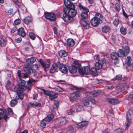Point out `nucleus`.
<instances>
[{
	"mask_svg": "<svg viewBox=\"0 0 133 133\" xmlns=\"http://www.w3.org/2000/svg\"><path fill=\"white\" fill-rule=\"evenodd\" d=\"M88 122L86 121H82L81 122L76 124L77 127L78 128H81L87 126L88 124Z\"/></svg>",
	"mask_w": 133,
	"mask_h": 133,
	"instance_id": "4468645a",
	"label": "nucleus"
},
{
	"mask_svg": "<svg viewBox=\"0 0 133 133\" xmlns=\"http://www.w3.org/2000/svg\"><path fill=\"white\" fill-rule=\"evenodd\" d=\"M77 68L75 65H72L69 67V70L71 74H73L76 72L77 71Z\"/></svg>",
	"mask_w": 133,
	"mask_h": 133,
	"instance_id": "a211bd4d",
	"label": "nucleus"
},
{
	"mask_svg": "<svg viewBox=\"0 0 133 133\" xmlns=\"http://www.w3.org/2000/svg\"><path fill=\"white\" fill-rule=\"evenodd\" d=\"M54 117L53 115H48L46 119V121L48 122H50L51 121Z\"/></svg>",
	"mask_w": 133,
	"mask_h": 133,
	"instance_id": "ea45409f",
	"label": "nucleus"
},
{
	"mask_svg": "<svg viewBox=\"0 0 133 133\" xmlns=\"http://www.w3.org/2000/svg\"><path fill=\"white\" fill-rule=\"evenodd\" d=\"M119 23V20L118 18H115L113 22V24L116 26H117Z\"/></svg>",
	"mask_w": 133,
	"mask_h": 133,
	"instance_id": "79ce46f5",
	"label": "nucleus"
},
{
	"mask_svg": "<svg viewBox=\"0 0 133 133\" xmlns=\"http://www.w3.org/2000/svg\"><path fill=\"white\" fill-rule=\"evenodd\" d=\"M24 21L25 24L28 25L29 23L31 22V19L30 17L28 16L24 19Z\"/></svg>",
	"mask_w": 133,
	"mask_h": 133,
	"instance_id": "2f4dec72",
	"label": "nucleus"
},
{
	"mask_svg": "<svg viewBox=\"0 0 133 133\" xmlns=\"http://www.w3.org/2000/svg\"><path fill=\"white\" fill-rule=\"evenodd\" d=\"M87 96L88 100L92 103L94 104H95L96 103V102L94 99L92 98H90L91 97H89L88 96Z\"/></svg>",
	"mask_w": 133,
	"mask_h": 133,
	"instance_id": "a18cd8bd",
	"label": "nucleus"
},
{
	"mask_svg": "<svg viewBox=\"0 0 133 133\" xmlns=\"http://www.w3.org/2000/svg\"><path fill=\"white\" fill-rule=\"evenodd\" d=\"M6 114L8 115H12L13 114V112L12 109L10 108H7L6 110Z\"/></svg>",
	"mask_w": 133,
	"mask_h": 133,
	"instance_id": "4c0bfd02",
	"label": "nucleus"
},
{
	"mask_svg": "<svg viewBox=\"0 0 133 133\" xmlns=\"http://www.w3.org/2000/svg\"><path fill=\"white\" fill-rule=\"evenodd\" d=\"M39 61L42 66L44 68V71L46 72V69L49 68L50 66V60L47 59L46 61H44L42 59H39Z\"/></svg>",
	"mask_w": 133,
	"mask_h": 133,
	"instance_id": "0eeeda50",
	"label": "nucleus"
},
{
	"mask_svg": "<svg viewBox=\"0 0 133 133\" xmlns=\"http://www.w3.org/2000/svg\"><path fill=\"white\" fill-rule=\"evenodd\" d=\"M78 6L80 10H82L83 11H86L88 12H89V10L88 8L84 6L81 3H79L78 4Z\"/></svg>",
	"mask_w": 133,
	"mask_h": 133,
	"instance_id": "393cba45",
	"label": "nucleus"
},
{
	"mask_svg": "<svg viewBox=\"0 0 133 133\" xmlns=\"http://www.w3.org/2000/svg\"><path fill=\"white\" fill-rule=\"evenodd\" d=\"M58 55L62 57H65L67 55L66 52L64 50H61L58 52Z\"/></svg>",
	"mask_w": 133,
	"mask_h": 133,
	"instance_id": "a878e982",
	"label": "nucleus"
},
{
	"mask_svg": "<svg viewBox=\"0 0 133 133\" xmlns=\"http://www.w3.org/2000/svg\"><path fill=\"white\" fill-rule=\"evenodd\" d=\"M89 100H84L83 102V103L84 105L86 107H89Z\"/></svg>",
	"mask_w": 133,
	"mask_h": 133,
	"instance_id": "c03bdc74",
	"label": "nucleus"
},
{
	"mask_svg": "<svg viewBox=\"0 0 133 133\" xmlns=\"http://www.w3.org/2000/svg\"><path fill=\"white\" fill-rule=\"evenodd\" d=\"M85 12H82L80 14L81 17L82 18L84 19H87L88 17V13L89 12L85 11Z\"/></svg>",
	"mask_w": 133,
	"mask_h": 133,
	"instance_id": "b1692460",
	"label": "nucleus"
},
{
	"mask_svg": "<svg viewBox=\"0 0 133 133\" xmlns=\"http://www.w3.org/2000/svg\"><path fill=\"white\" fill-rule=\"evenodd\" d=\"M21 20L19 19H17L15 20L14 22V24L15 25H18L19 24L21 23Z\"/></svg>",
	"mask_w": 133,
	"mask_h": 133,
	"instance_id": "09e8293b",
	"label": "nucleus"
},
{
	"mask_svg": "<svg viewBox=\"0 0 133 133\" xmlns=\"http://www.w3.org/2000/svg\"><path fill=\"white\" fill-rule=\"evenodd\" d=\"M2 117V118H3L6 122H7V119H9V117L6 115H5L3 117Z\"/></svg>",
	"mask_w": 133,
	"mask_h": 133,
	"instance_id": "13d9d810",
	"label": "nucleus"
},
{
	"mask_svg": "<svg viewBox=\"0 0 133 133\" xmlns=\"http://www.w3.org/2000/svg\"><path fill=\"white\" fill-rule=\"evenodd\" d=\"M67 45L69 46H73L75 44V42L73 39L71 38H69L66 41Z\"/></svg>",
	"mask_w": 133,
	"mask_h": 133,
	"instance_id": "412c9836",
	"label": "nucleus"
},
{
	"mask_svg": "<svg viewBox=\"0 0 133 133\" xmlns=\"http://www.w3.org/2000/svg\"><path fill=\"white\" fill-rule=\"evenodd\" d=\"M4 113V110L2 108H0V120L2 119L1 116H3Z\"/></svg>",
	"mask_w": 133,
	"mask_h": 133,
	"instance_id": "8fccbe9b",
	"label": "nucleus"
},
{
	"mask_svg": "<svg viewBox=\"0 0 133 133\" xmlns=\"http://www.w3.org/2000/svg\"><path fill=\"white\" fill-rule=\"evenodd\" d=\"M124 130L123 129L119 128L115 130V131L117 133H122Z\"/></svg>",
	"mask_w": 133,
	"mask_h": 133,
	"instance_id": "3c124183",
	"label": "nucleus"
},
{
	"mask_svg": "<svg viewBox=\"0 0 133 133\" xmlns=\"http://www.w3.org/2000/svg\"><path fill=\"white\" fill-rule=\"evenodd\" d=\"M6 39L5 37L3 35L0 36V45L4 46L6 44Z\"/></svg>",
	"mask_w": 133,
	"mask_h": 133,
	"instance_id": "2eb2a0df",
	"label": "nucleus"
},
{
	"mask_svg": "<svg viewBox=\"0 0 133 133\" xmlns=\"http://www.w3.org/2000/svg\"><path fill=\"white\" fill-rule=\"evenodd\" d=\"M41 89L43 91L45 95L49 96V97L53 92L52 91H50L49 90H45L44 89Z\"/></svg>",
	"mask_w": 133,
	"mask_h": 133,
	"instance_id": "f704fd0d",
	"label": "nucleus"
},
{
	"mask_svg": "<svg viewBox=\"0 0 133 133\" xmlns=\"http://www.w3.org/2000/svg\"><path fill=\"white\" fill-rule=\"evenodd\" d=\"M59 70L63 73H66L67 71V70L65 66L63 64L60 63V65L59 66Z\"/></svg>",
	"mask_w": 133,
	"mask_h": 133,
	"instance_id": "6ab92c4d",
	"label": "nucleus"
},
{
	"mask_svg": "<svg viewBox=\"0 0 133 133\" xmlns=\"http://www.w3.org/2000/svg\"><path fill=\"white\" fill-rule=\"evenodd\" d=\"M59 103L57 101H55L54 102V104L51 107L53 109H56L59 106Z\"/></svg>",
	"mask_w": 133,
	"mask_h": 133,
	"instance_id": "72a5a7b5",
	"label": "nucleus"
},
{
	"mask_svg": "<svg viewBox=\"0 0 133 133\" xmlns=\"http://www.w3.org/2000/svg\"><path fill=\"white\" fill-rule=\"evenodd\" d=\"M74 63L75 65V66L77 67L78 69L79 68H80L81 64L79 62L77 61H74Z\"/></svg>",
	"mask_w": 133,
	"mask_h": 133,
	"instance_id": "603ef678",
	"label": "nucleus"
},
{
	"mask_svg": "<svg viewBox=\"0 0 133 133\" xmlns=\"http://www.w3.org/2000/svg\"><path fill=\"white\" fill-rule=\"evenodd\" d=\"M23 69L25 72L30 74H32L33 73L34 71L33 69L28 67H24Z\"/></svg>",
	"mask_w": 133,
	"mask_h": 133,
	"instance_id": "4be33fe9",
	"label": "nucleus"
},
{
	"mask_svg": "<svg viewBox=\"0 0 133 133\" xmlns=\"http://www.w3.org/2000/svg\"><path fill=\"white\" fill-rule=\"evenodd\" d=\"M132 111V109H130L128 113L127 114L126 119L127 122H125L126 125L125 126V130L128 129L129 126L131 124L130 120L132 118V116L131 113H130Z\"/></svg>",
	"mask_w": 133,
	"mask_h": 133,
	"instance_id": "423d86ee",
	"label": "nucleus"
},
{
	"mask_svg": "<svg viewBox=\"0 0 133 133\" xmlns=\"http://www.w3.org/2000/svg\"><path fill=\"white\" fill-rule=\"evenodd\" d=\"M115 9L116 11L119 12L121 10V8L118 3H116L115 5Z\"/></svg>",
	"mask_w": 133,
	"mask_h": 133,
	"instance_id": "37998d69",
	"label": "nucleus"
},
{
	"mask_svg": "<svg viewBox=\"0 0 133 133\" xmlns=\"http://www.w3.org/2000/svg\"><path fill=\"white\" fill-rule=\"evenodd\" d=\"M6 87L8 86L11 84V83L10 81L8 80L5 83Z\"/></svg>",
	"mask_w": 133,
	"mask_h": 133,
	"instance_id": "680f3d73",
	"label": "nucleus"
},
{
	"mask_svg": "<svg viewBox=\"0 0 133 133\" xmlns=\"http://www.w3.org/2000/svg\"><path fill=\"white\" fill-rule=\"evenodd\" d=\"M22 41L21 38V37H19L17 39H15V42L17 43H20Z\"/></svg>",
	"mask_w": 133,
	"mask_h": 133,
	"instance_id": "4d7b16f0",
	"label": "nucleus"
},
{
	"mask_svg": "<svg viewBox=\"0 0 133 133\" xmlns=\"http://www.w3.org/2000/svg\"><path fill=\"white\" fill-rule=\"evenodd\" d=\"M106 101L108 102L110 104H117L119 103L118 100L114 98H106L105 99Z\"/></svg>",
	"mask_w": 133,
	"mask_h": 133,
	"instance_id": "ddd939ff",
	"label": "nucleus"
},
{
	"mask_svg": "<svg viewBox=\"0 0 133 133\" xmlns=\"http://www.w3.org/2000/svg\"><path fill=\"white\" fill-rule=\"evenodd\" d=\"M123 51L126 56H127L129 53L130 48L128 46H125L123 47Z\"/></svg>",
	"mask_w": 133,
	"mask_h": 133,
	"instance_id": "7c9ffc66",
	"label": "nucleus"
},
{
	"mask_svg": "<svg viewBox=\"0 0 133 133\" xmlns=\"http://www.w3.org/2000/svg\"><path fill=\"white\" fill-rule=\"evenodd\" d=\"M117 53L119 57H124L126 56L123 50L122 49H119L118 50Z\"/></svg>",
	"mask_w": 133,
	"mask_h": 133,
	"instance_id": "c756f323",
	"label": "nucleus"
},
{
	"mask_svg": "<svg viewBox=\"0 0 133 133\" xmlns=\"http://www.w3.org/2000/svg\"><path fill=\"white\" fill-rule=\"evenodd\" d=\"M29 104L31 107H40L41 106V103H38L35 101L34 102H33L30 103Z\"/></svg>",
	"mask_w": 133,
	"mask_h": 133,
	"instance_id": "cd10ccee",
	"label": "nucleus"
},
{
	"mask_svg": "<svg viewBox=\"0 0 133 133\" xmlns=\"http://www.w3.org/2000/svg\"><path fill=\"white\" fill-rule=\"evenodd\" d=\"M64 4L65 6L63 9L64 13L68 14L73 18L77 14V11L75 9V5L69 0H65Z\"/></svg>",
	"mask_w": 133,
	"mask_h": 133,
	"instance_id": "f03ea898",
	"label": "nucleus"
},
{
	"mask_svg": "<svg viewBox=\"0 0 133 133\" xmlns=\"http://www.w3.org/2000/svg\"><path fill=\"white\" fill-rule=\"evenodd\" d=\"M106 61L104 58H102L101 61L98 60L95 64V67L98 70L101 69L103 65L105 64Z\"/></svg>",
	"mask_w": 133,
	"mask_h": 133,
	"instance_id": "9b49d317",
	"label": "nucleus"
},
{
	"mask_svg": "<svg viewBox=\"0 0 133 133\" xmlns=\"http://www.w3.org/2000/svg\"><path fill=\"white\" fill-rule=\"evenodd\" d=\"M17 74H18V76L19 79L22 78L21 75V70H18Z\"/></svg>",
	"mask_w": 133,
	"mask_h": 133,
	"instance_id": "5fc2aeb1",
	"label": "nucleus"
},
{
	"mask_svg": "<svg viewBox=\"0 0 133 133\" xmlns=\"http://www.w3.org/2000/svg\"><path fill=\"white\" fill-rule=\"evenodd\" d=\"M18 35L23 37H25L26 35V33L23 28H19L18 30Z\"/></svg>",
	"mask_w": 133,
	"mask_h": 133,
	"instance_id": "dca6fc26",
	"label": "nucleus"
},
{
	"mask_svg": "<svg viewBox=\"0 0 133 133\" xmlns=\"http://www.w3.org/2000/svg\"><path fill=\"white\" fill-rule=\"evenodd\" d=\"M75 112L73 110H70V112L69 113V115L70 114L72 115L74 113H75Z\"/></svg>",
	"mask_w": 133,
	"mask_h": 133,
	"instance_id": "338daca9",
	"label": "nucleus"
},
{
	"mask_svg": "<svg viewBox=\"0 0 133 133\" xmlns=\"http://www.w3.org/2000/svg\"><path fill=\"white\" fill-rule=\"evenodd\" d=\"M17 30L16 28V27H14L11 29V33H14Z\"/></svg>",
	"mask_w": 133,
	"mask_h": 133,
	"instance_id": "052dcab7",
	"label": "nucleus"
},
{
	"mask_svg": "<svg viewBox=\"0 0 133 133\" xmlns=\"http://www.w3.org/2000/svg\"><path fill=\"white\" fill-rule=\"evenodd\" d=\"M58 96V94L57 93H55L54 92H53L50 96L49 97L50 99H52L56 98Z\"/></svg>",
	"mask_w": 133,
	"mask_h": 133,
	"instance_id": "c9c22d12",
	"label": "nucleus"
},
{
	"mask_svg": "<svg viewBox=\"0 0 133 133\" xmlns=\"http://www.w3.org/2000/svg\"><path fill=\"white\" fill-rule=\"evenodd\" d=\"M67 122V120L64 117H60L58 119V124L59 125L65 124Z\"/></svg>",
	"mask_w": 133,
	"mask_h": 133,
	"instance_id": "f3484780",
	"label": "nucleus"
},
{
	"mask_svg": "<svg viewBox=\"0 0 133 133\" xmlns=\"http://www.w3.org/2000/svg\"><path fill=\"white\" fill-rule=\"evenodd\" d=\"M100 91L97 90L93 91L91 92H88L86 94V96H89L90 97H96L101 94Z\"/></svg>",
	"mask_w": 133,
	"mask_h": 133,
	"instance_id": "f8f14e48",
	"label": "nucleus"
},
{
	"mask_svg": "<svg viewBox=\"0 0 133 133\" xmlns=\"http://www.w3.org/2000/svg\"><path fill=\"white\" fill-rule=\"evenodd\" d=\"M68 130L70 132L72 133L74 131V128L71 126H69L67 128Z\"/></svg>",
	"mask_w": 133,
	"mask_h": 133,
	"instance_id": "de8ad7c7",
	"label": "nucleus"
},
{
	"mask_svg": "<svg viewBox=\"0 0 133 133\" xmlns=\"http://www.w3.org/2000/svg\"><path fill=\"white\" fill-rule=\"evenodd\" d=\"M128 99L129 100L133 99V96L132 94L130 95L128 97Z\"/></svg>",
	"mask_w": 133,
	"mask_h": 133,
	"instance_id": "774afa93",
	"label": "nucleus"
},
{
	"mask_svg": "<svg viewBox=\"0 0 133 133\" xmlns=\"http://www.w3.org/2000/svg\"><path fill=\"white\" fill-rule=\"evenodd\" d=\"M120 31L121 34L123 35H125L127 34L126 29L123 27H121L120 28Z\"/></svg>",
	"mask_w": 133,
	"mask_h": 133,
	"instance_id": "a19ab883",
	"label": "nucleus"
},
{
	"mask_svg": "<svg viewBox=\"0 0 133 133\" xmlns=\"http://www.w3.org/2000/svg\"><path fill=\"white\" fill-rule=\"evenodd\" d=\"M26 89V87L23 85H19L18 88L14 89L17 94L14 97L15 99L12 100L10 102V105L11 107L15 106L17 104V100L19 99L21 100L23 99L24 95L22 92L23 91L25 90Z\"/></svg>",
	"mask_w": 133,
	"mask_h": 133,
	"instance_id": "f257e3e1",
	"label": "nucleus"
},
{
	"mask_svg": "<svg viewBox=\"0 0 133 133\" xmlns=\"http://www.w3.org/2000/svg\"><path fill=\"white\" fill-rule=\"evenodd\" d=\"M131 57L128 56L127 58L126 64L129 66H130L131 65Z\"/></svg>",
	"mask_w": 133,
	"mask_h": 133,
	"instance_id": "e433bc0d",
	"label": "nucleus"
},
{
	"mask_svg": "<svg viewBox=\"0 0 133 133\" xmlns=\"http://www.w3.org/2000/svg\"><path fill=\"white\" fill-rule=\"evenodd\" d=\"M123 13L124 16H125V17L126 18H128V16L123 10Z\"/></svg>",
	"mask_w": 133,
	"mask_h": 133,
	"instance_id": "e2e57ef3",
	"label": "nucleus"
},
{
	"mask_svg": "<svg viewBox=\"0 0 133 133\" xmlns=\"http://www.w3.org/2000/svg\"><path fill=\"white\" fill-rule=\"evenodd\" d=\"M53 30L54 31V33L55 34H57V28L56 27H54Z\"/></svg>",
	"mask_w": 133,
	"mask_h": 133,
	"instance_id": "0e129e2a",
	"label": "nucleus"
},
{
	"mask_svg": "<svg viewBox=\"0 0 133 133\" xmlns=\"http://www.w3.org/2000/svg\"><path fill=\"white\" fill-rule=\"evenodd\" d=\"M36 59L33 57H31L30 58L26 59V62L28 64H32L36 61Z\"/></svg>",
	"mask_w": 133,
	"mask_h": 133,
	"instance_id": "bb28decb",
	"label": "nucleus"
},
{
	"mask_svg": "<svg viewBox=\"0 0 133 133\" xmlns=\"http://www.w3.org/2000/svg\"><path fill=\"white\" fill-rule=\"evenodd\" d=\"M20 83L22 84H19L18 86V87H17V88L19 87V85H23L25 86L26 87H26L25 85H24V84L26 83L25 82L24 80H23L22 79L21 80ZM16 88H15V89Z\"/></svg>",
	"mask_w": 133,
	"mask_h": 133,
	"instance_id": "6e6d98bb",
	"label": "nucleus"
},
{
	"mask_svg": "<svg viewBox=\"0 0 133 133\" xmlns=\"http://www.w3.org/2000/svg\"><path fill=\"white\" fill-rule=\"evenodd\" d=\"M103 19L102 15L99 13H97L95 16L91 19V24L94 27H97L100 23L102 22Z\"/></svg>",
	"mask_w": 133,
	"mask_h": 133,
	"instance_id": "7ed1b4c3",
	"label": "nucleus"
},
{
	"mask_svg": "<svg viewBox=\"0 0 133 133\" xmlns=\"http://www.w3.org/2000/svg\"><path fill=\"white\" fill-rule=\"evenodd\" d=\"M74 88L75 89L77 90L78 91L74 92L70 94L69 98L70 101L72 102L76 100L78 97L80 96V94L79 91H81L84 90V88L82 87L74 86Z\"/></svg>",
	"mask_w": 133,
	"mask_h": 133,
	"instance_id": "20e7f679",
	"label": "nucleus"
},
{
	"mask_svg": "<svg viewBox=\"0 0 133 133\" xmlns=\"http://www.w3.org/2000/svg\"><path fill=\"white\" fill-rule=\"evenodd\" d=\"M110 30V28L107 25H105L102 28V31L104 33H106L108 32Z\"/></svg>",
	"mask_w": 133,
	"mask_h": 133,
	"instance_id": "473e14b6",
	"label": "nucleus"
},
{
	"mask_svg": "<svg viewBox=\"0 0 133 133\" xmlns=\"http://www.w3.org/2000/svg\"><path fill=\"white\" fill-rule=\"evenodd\" d=\"M62 18L64 21L68 23H70L73 21V18L72 17L66 13H64L63 14Z\"/></svg>",
	"mask_w": 133,
	"mask_h": 133,
	"instance_id": "9d476101",
	"label": "nucleus"
},
{
	"mask_svg": "<svg viewBox=\"0 0 133 133\" xmlns=\"http://www.w3.org/2000/svg\"><path fill=\"white\" fill-rule=\"evenodd\" d=\"M60 65V63L59 61L54 63L50 68V72L51 73L53 74L56 72H57V71L56 70L59 67V66Z\"/></svg>",
	"mask_w": 133,
	"mask_h": 133,
	"instance_id": "6e6552de",
	"label": "nucleus"
},
{
	"mask_svg": "<svg viewBox=\"0 0 133 133\" xmlns=\"http://www.w3.org/2000/svg\"><path fill=\"white\" fill-rule=\"evenodd\" d=\"M46 125V123L45 122H42L40 124V126L42 127V128H44Z\"/></svg>",
	"mask_w": 133,
	"mask_h": 133,
	"instance_id": "bf43d9fd",
	"label": "nucleus"
},
{
	"mask_svg": "<svg viewBox=\"0 0 133 133\" xmlns=\"http://www.w3.org/2000/svg\"><path fill=\"white\" fill-rule=\"evenodd\" d=\"M56 15L58 18H60L61 16V13L59 12H57L56 14Z\"/></svg>",
	"mask_w": 133,
	"mask_h": 133,
	"instance_id": "69168bd1",
	"label": "nucleus"
},
{
	"mask_svg": "<svg viewBox=\"0 0 133 133\" xmlns=\"http://www.w3.org/2000/svg\"><path fill=\"white\" fill-rule=\"evenodd\" d=\"M45 18L50 20L54 21L56 19V16L54 13H49L45 12L44 13Z\"/></svg>",
	"mask_w": 133,
	"mask_h": 133,
	"instance_id": "1a4fd4ad",
	"label": "nucleus"
},
{
	"mask_svg": "<svg viewBox=\"0 0 133 133\" xmlns=\"http://www.w3.org/2000/svg\"><path fill=\"white\" fill-rule=\"evenodd\" d=\"M29 35L30 38L31 39L33 40H34L35 39V37L34 33L30 32L29 33Z\"/></svg>",
	"mask_w": 133,
	"mask_h": 133,
	"instance_id": "49530a36",
	"label": "nucleus"
},
{
	"mask_svg": "<svg viewBox=\"0 0 133 133\" xmlns=\"http://www.w3.org/2000/svg\"><path fill=\"white\" fill-rule=\"evenodd\" d=\"M78 71L79 74L82 75L84 74L88 75L90 73V70L88 66H83L82 68H79Z\"/></svg>",
	"mask_w": 133,
	"mask_h": 133,
	"instance_id": "39448f33",
	"label": "nucleus"
},
{
	"mask_svg": "<svg viewBox=\"0 0 133 133\" xmlns=\"http://www.w3.org/2000/svg\"><path fill=\"white\" fill-rule=\"evenodd\" d=\"M81 23L84 28L86 29H88L90 27L89 23L83 19L81 20Z\"/></svg>",
	"mask_w": 133,
	"mask_h": 133,
	"instance_id": "aec40b11",
	"label": "nucleus"
},
{
	"mask_svg": "<svg viewBox=\"0 0 133 133\" xmlns=\"http://www.w3.org/2000/svg\"><path fill=\"white\" fill-rule=\"evenodd\" d=\"M82 106L77 104L76 105V109L77 112H79L82 109Z\"/></svg>",
	"mask_w": 133,
	"mask_h": 133,
	"instance_id": "58836bf2",
	"label": "nucleus"
},
{
	"mask_svg": "<svg viewBox=\"0 0 133 133\" xmlns=\"http://www.w3.org/2000/svg\"><path fill=\"white\" fill-rule=\"evenodd\" d=\"M97 70L98 69L96 67L94 68L93 67L90 70V72L92 74L95 76H96L98 74V73L97 72Z\"/></svg>",
	"mask_w": 133,
	"mask_h": 133,
	"instance_id": "c85d7f7f",
	"label": "nucleus"
},
{
	"mask_svg": "<svg viewBox=\"0 0 133 133\" xmlns=\"http://www.w3.org/2000/svg\"><path fill=\"white\" fill-rule=\"evenodd\" d=\"M122 78V75H119L116 76V79L117 80H120Z\"/></svg>",
	"mask_w": 133,
	"mask_h": 133,
	"instance_id": "864d4df0",
	"label": "nucleus"
},
{
	"mask_svg": "<svg viewBox=\"0 0 133 133\" xmlns=\"http://www.w3.org/2000/svg\"><path fill=\"white\" fill-rule=\"evenodd\" d=\"M110 56L111 58L113 60H117L119 57L118 53L115 52L111 53Z\"/></svg>",
	"mask_w": 133,
	"mask_h": 133,
	"instance_id": "5701e85b",
	"label": "nucleus"
}]
</instances>
